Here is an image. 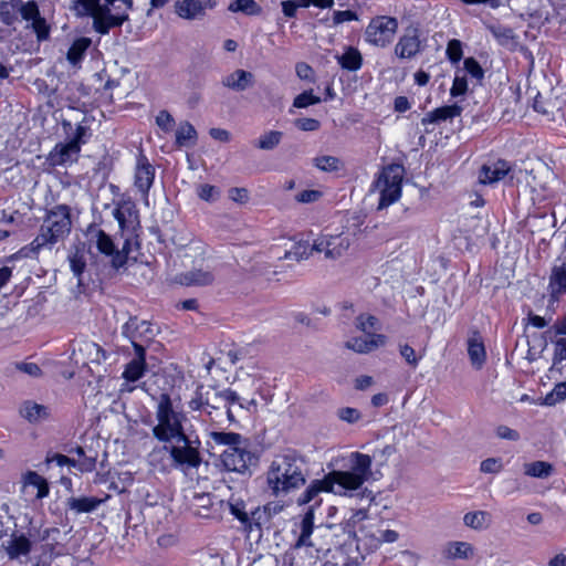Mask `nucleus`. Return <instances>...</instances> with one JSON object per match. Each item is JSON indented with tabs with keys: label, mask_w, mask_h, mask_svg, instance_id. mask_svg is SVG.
<instances>
[{
	"label": "nucleus",
	"mask_w": 566,
	"mask_h": 566,
	"mask_svg": "<svg viewBox=\"0 0 566 566\" xmlns=\"http://www.w3.org/2000/svg\"><path fill=\"white\" fill-rule=\"evenodd\" d=\"M348 470H333L323 479L313 480L305 491L297 497L298 505L313 503L304 514L301 522V534L296 546H313L310 541L314 528V507L321 504L318 497L322 492L347 495L356 491L371 475V457L360 452H352L348 457Z\"/></svg>",
	"instance_id": "f257e3e1"
},
{
	"label": "nucleus",
	"mask_w": 566,
	"mask_h": 566,
	"mask_svg": "<svg viewBox=\"0 0 566 566\" xmlns=\"http://www.w3.org/2000/svg\"><path fill=\"white\" fill-rule=\"evenodd\" d=\"M71 229L70 207L66 205L53 207L46 212L34 240L19 250V258H33L42 249L51 250L55 244L63 242L69 237Z\"/></svg>",
	"instance_id": "f03ea898"
},
{
	"label": "nucleus",
	"mask_w": 566,
	"mask_h": 566,
	"mask_svg": "<svg viewBox=\"0 0 566 566\" xmlns=\"http://www.w3.org/2000/svg\"><path fill=\"white\" fill-rule=\"evenodd\" d=\"M306 482L304 460L294 452L276 455L266 472V484L275 496H284Z\"/></svg>",
	"instance_id": "7ed1b4c3"
},
{
	"label": "nucleus",
	"mask_w": 566,
	"mask_h": 566,
	"mask_svg": "<svg viewBox=\"0 0 566 566\" xmlns=\"http://www.w3.org/2000/svg\"><path fill=\"white\" fill-rule=\"evenodd\" d=\"M208 437L217 446L227 447L220 454L221 467L229 472L245 473L252 461L249 441L237 432L210 431Z\"/></svg>",
	"instance_id": "20e7f679"
},
{
	"label": "nucleus",
	"mask_w": 566,
	"mask_h": 566,
	"mask_svg": "<svg viewBox=\"0 0 566 566\" xmlns=\"http://www.w3.org/2000/svg\"><path fill=\"white\" fill-rule=\"evenodd\" d=\"M157 424L153 428L154 437L161 442H170L172 439L185 434L184 422L186 415L174 408L167 394L159 397L156 408Z\"/></svg>",
	"instance_id": "39448f33"
},
{
	"label": "nucleus",
	"mask_w": 566,
	"mask_h": 566,
	"mask_svg": "<svg viewBox=\"0 0 566 566\" xmlns=\"http://www.w3.org/2000/svg\"><path fill=\"white\" fill-rule=\"evenodd\" d=\"M405 167L400 164H390L380 171L374 182V188L379 192L378 210L385 209L398 201L401 197Z\"/></svg>",
	"instance_id": "423d86ee"
},
{
	"label": "nucleus",
	"mask_w": 566,
	"mask_h": 566,
	"mask_svg": "<svg viewBox=\"0 0 566 566\" xmlns=\"http://www.w3.org/2000/svg\"><path fill=\"white\" fill-rule=\"evenodd\" d=\"M168 448L172 465L182 471L198 469L202 462L200 447L201 442L196 437L192 439L186 433L172 439Z\"/></svg>",
	"instance_id": "0eeeda50"
},
{
	"label": "nucleus",
	"mask_w": 566,
	"mask_h": 566,
	"mask_svg": "<svg viewBox=\"0 0 566 566\" xmlns=\"http://www.w3.org/2000/svg\"><path fill=\"white\" fill-rule=\"evenodd\" d=\"M84 14L93 18L94 30L107 34L112 28L120 27L128 20V13H112L111 4L103 0H77Z\"/></svg>",
	"instance_id": "6e6552de"
},
{
	"label": "nucleus",
	"mask_w": 566,
	"mask_h": 566,
	"mask_svg": "<svg viewBox=\"0 0 566 566\" xmlns=\"http://www.w3.org/2000/svg\"><path fill=\"white\" fill-rule=\"evenodd\" d=\"M398 30V21L391 17H376L366 28V41L375 46L385 48L394 39Z\"/></svg>",
	"instance_id": "1a4fd4ad"
},
{
	"label": "nucleus",
	"mask_w": 566,
	"mask_h": 566,
	"mask_svg": "<svg viewBox=\"0 0 566 566\" xmlns=\"http://www.w3.org/2000/svg\"><path fill=\"white\" fill-rule=\"evenodd\" d=\"M352 244L348 233H322L313 242L315 252L323 253L327 260H337L345 255Z\"/></svg>",
	"instance_id": "9d476101"
},
{
	"label": "nucleus",
	"mask_w": 566,
	"mask_h": 566,
	"mask_svg": "<svg viewBox=\"0 0 566 566\" xmlns=\"http://www.w3.org/2000/svg\"><path fill=\"white\" fill-rule=\"evenodd\" d=\"M524 174L526 175L527 171L522 169L515 171L506 160L499 159L490 164H484L481 167L479 171V182L482 185H494L510 175V181L511 185H513L514 180L518 184L521 176Z\"/></svg>",
	"instance_id": "9b49d317"
},
{
	"label": "nucleus",
	"mask_w": 566,
	"mask_h": 566,
	"mask_svg": "<svg viewBox=\"0 0 566 566\" xmlns=\"http://www.w3.org/2000/svg\"><path fill=\"white\" fill-rule=\"evenodd\" d=\"M216 6L214 0H178L175 3V13L185 20H202L207 11Z\"/></svg>",
	"instance_id": "f8f14e48"
},
{
	"label": "nucleus",
	"mask_w": 566,
	"mask_h": 566,
	"mask_svg": "<svg viewBox=\"0 0 566 566\" xmlns=\"http://www.w3.org/2000/svg\"><path fill=\"white\" fill-rule=\"evenodd\" d=\"M128 245L129 242L126 240L122 250L118 251L115 249L114 242L108 234L103 230H98L96 232L97 250L105 255L112 256V266L116 270L125 265L127 261Z\"/></svg>",
	"instance_id": "ddd939ff"
},
{
	"label": "nucleus",
	"mask_w": 566,
	"mask_h": 566,
	"mask_svg": "<svg viewBox=\"0 0 566 566\" xmlns=\"http://www.w3.org/2000/svg\"><path fill=\"white\" fill-rule=\"evenodd\" d=\"M421 51L419 31L415 28L406 29L395 45V55L401 60H410Z\"/></svg>",
	"instance_id": "4468645a"
},
{
	"label": "nucleus",
	"mask_w": 566,
	"mask_h": 566,
	"mask_svg": "<svg viewBox=\"0 0 566 566\" xmlns=\"http://www.w3.org/2000/svg\"><path fill=\"white\" fill-rule=\"evenodd\" d=\"M123 335L132 342L134 350H136V345H143L142 342L150 340L155 333L150 323L147 321H138L134 317L129 318L123 326Z\"/></svg>",
	"instance_id": "2eb2a0df"
},
{
	"label": "nucleus",
	"mask_w": 566,
	"mask_h": 566,
	"mask_svg": "<svg viewBox=\"0 0 566 566\" xmlns=\"http://www.w3.org/2000/svg\"><path fill=\"white\" fill-rule=\"evenodd\" d=\"M206 413L211 422L220 423L223 417L224 401L222 391L213 387H205Z\"/></svg>",
	"instance_id": "dca6fc26"
},
{
	"label": "nucleus",
	"mask_w": 566,
	"mask_h": 566,
	"mask_svg": "<svg viewBox=\"0 0 566 566\" xmlns=\"http://www.w3.org/2000/svg\"><path fill=\"white\" fill-rule=\"evenodd\" d=\"M387 337L382 334H370V337H354L346 342L345 347L357 353L368 354L385 346Z\"/></svg>",
	"instance_id": "f3484780"
},
{
	"label": "nucleus",
	"mask_w": 566,
	"mask_h": 566,
	"mask_svg": "<svg viewBox=\"0 0 566 566\" xmlns=\"http://www.w3.org/2000/svg\"><path fill=\"white\" fill-rule=\"evenodd\" d=\"M221 84L231 91L243 92L253 86L254 74L242 69H237L224 75L221 80Z\"/></svg>",
	"instance_id": "a211bd4d"
},
{
	"label": "nucleus",
	"mask_w": 566,
	"mask_h": 566,
	"mask_svg": "<svg viewBox=\"0 0 566 566\" xmlns=\"http://www.w3.org/2000/svg\"><path fill=\"white\" fill-rule=\"evenodd\" d=\"M154 178V167L147 161V159L144 156H140L138 158L135 171V186L144 197L148 196V191L153 186Z\"/></svg>",
	"instance_id": "6ab92c4d"
},
{
	"label": "nucleus",
	"mask_w": 566,
	"mask_h": 566,
	"mask_svg": "<svg viewBox=\"0 0 566 566\" xmlns=\"http://www.w3.org/2000/svg\"><path fill=\"white\" fill-rule=\"evenodd\" d=\"M81 150V146L76 140H70L66 144L56 145L50 153V161L52 165H64L76 160Z\"/></svg>",
	"instance_id": "aec40b11"
},
{
	"label": "nucleus",
	"mask_w": 566,
	"mask_h": 566,
	"mask_svg": "<svg viewBox=\"0 0 566 566\" xmlns=\"http://www.w3.org/2000/svg\"><path fill=\"white\" fill-rule=\"evenodd\" d=\"M549 296L553 301H559L566 294V263L554 265L548 282Z\"/></svg>",
	"instance_id": "412c9836"
},
{
	"label": "nucleus",
	"mask_w": 566,
	"mask_h": 566,
	"mask_svg": "<svg viewBox=\"0 0 566 566\" xmlns=\"http://www.w3.org/2000/svg\"><path fill=\"white\" fill-rule=\"evenodd\" d=\"M135 355L123 373V377L129 382L139 380L146 371L145 346L136 345Z\"/></svg>",
	"instance_id": "4be33fe9"
},
{
	"label": "nucleus",
	"mask_w": 566,
	"mask_h": 566,
	"mask_svg": "<svg viewBox=\"0 0 566 566\" xmlns=\"http://www.w3.org/2000/svg\"><path fill=\"white\" fill-rule=\"evenodd\" d=\"M468 355L473 367L480 369L486 358L483 338L478 331L471 332L468 338Z\"/></svg>",
	"instance_id": "5701e85b"
},
{
	"label": "nucleus",
	"mask_w": 566,
	"mask_h": 566,
	"mask_svg": "<svg viewBox=\"0 0 566 566\" xmlns=\"http://www.w3.org/2000/svg\"><path fill=\"white\" fill-rule=\"evenodd\" d=\"M108 497V495L103 499L96 496H72L67 499L66 506L75 514L91 513L97 510V507L106 502Z\"/></svg>",
	"instance_id": "b1692460"
},
{
	"label": "nucleus",
	"mask_w": 566,
	"mask_h": 566,
	"mask_svg": "<svg viewBox=\"0 0 566 566\" xmlns=\"http://www.w3.org/2000/svg\"><path fill=\"white\" fill-rule=\"evenodd\" d=\"M191 511L195 515L202 518L217 517L213 499L209 493L195 494L191 501Z\"/></svg>",
	"instance_id": "393cba45"
},
{
	"label": "nucleus",
	"mask_w": 566,
	"mask_h": 566,
	"mask_svg": "<svg viewBox=\"0 0 566 566\" xmlns=\"http://www.w3.org/2000/svg\"><path fill=\"white\" fill-rule=\"evenodd\" d=\"M461 113H462V107L459 106L458 104L447 105V106L438 107V108L427 113L426 116L422 117L421 123H422V125L438 124L440 122L458 117L461 115Z\"/></svg>",
	"instance_id": "a878e982"
},
{
	"label": "nucleus",
	"mask_w": 566,
	"mask_h": 566,
	"mask_svg": "<svg viewBox=\"0 0 566 566\" xmlns=\"http://www.w3.org/2000/svg\"><path fill=\"white\" fill-rule=\"evenodd\" d=\"M443 554L449 559H471L474 556V547L468 542H449Z\"/></svg>",
	"instance_id": "bb28decb"
},
{
	"label": "nucleus",
	"mask_w": 566,
	"mask_h": 566,
	"mask_svg": "<svg viewBox=\"0 0 566 566\" xmlns=\"http://www.w3.org/2000/svg\"><path fill=\"white\" fill-rule=\"evenodd\" d=\"M463 523L472 530H484L491 524V515L486 511L468 512L463 516Z\"/></svg>",
	"instance_id": "cd10ccee"
},
{
	"label": "nucleus",
	"mask_w": 566,
	"mask_h": 566,
	"mask_svg": "<svg viewBox=\"0 0 566 566\" xmlns=\"http://www.w3.org/2000/svg\"><path fill=\"white\" fill-rule=\"evenodd\" d=\"M214 276L209 271L193 270L182 275L180 283L186 285L205 286L213 282Z\"/></svg>",
	"instance_id": "c85d7f7f"
},
{
	"label": "nucleus",
	"mask_w": 566,
	"mask_h": 566,
	"mask_svg": "<svg viewBox=\"0 0 566 566\" xmlns=\"http://www.w3.org/2000/svg\"><path fill=\"white\" fill-rule=\"evenodd\" d=\"M197 140V130L189 122L180 123L176 130V144L180 147L195 145Z\"/></svg>",
	"instance_id": "c756f323"
},
{
	"label": "nucleus",
	"mask_w": 566,
	"mask_h": 566,
	"mask_svg": "<svg viewBox=\"0 0 566 566\" xmlns=\"http://www.w3.org/2000/svg\"><path fill=\"white\" fill-rule=\"evenodd\" d=\"M91 43L92 41L88 38L76 39L67 51V61L73 65H76L78 62H81Z\"/></svg>",
	"instance_id": "7c9ffc66"
},
{
	"label": "nucleus",
	"mask_w": 566,
	"mask_h": 566,
	"mask_svg": "<svg viewBox=\"0 0 566 566\" xmlns=\"http://www.w3.org/2000/svg\"><path fill=\"white\" fill-rule=\"evenodd\" d=\"M283 138V133L280 130H269L262 134L256 140L253 142L255 148L261 150H272L276 148Z\"/></svg>",
	"instance_id": "2f4dec72"
},
{
	"label": "nucleus",
	"mask_w": 566,
	"mask_h": 566,
	"mask_svg": "<svg viewBox=\"0 0 566 566\" xmlns=\"http://www.w3.org/2000/svg\"><path fill=\"white\" fill-rule=\"evenodd\" d=\"M20 413L30 422H36L48 417V408L43 405L27 401L21 407Z\"/></svg>",
	"instance_id": "473e14b6"
},
{
	"label": "nucleus",
	"mask_w": 566,
	"mask_h": 566,
	"mask_svg": "<svg viewBox=\"0 0 566 566\" xmlns=\"http://www.w3.org/2000/svg\"><path fill=\"white\" fill-rule=\"evenodd\" d=\"M361 62V54L355 48H348L345 53L338 57V63L340 66L349 71H356L360 69Z\"/></svg>",
	"instance_id": "72a5a7b5"
},
{
	"label": "nucleus",
	"mask_w": 566,
	"mask_h": 566,
	"mask_svg": "<svg viewBox=\"0 0 566 566\" xmlns=\"http://www.w3.org/2000/svg\"><path fill=\"white\" fill-rule=\"evenodd\" d=\"M31 549V543L25 536L13 537L7 547V553L11 559L20 555H27Z\"/></svg>",
	"instance_id": "f704fd0d"
},
{
	"label": "nucleus",
	"mask_w": 566,
	"mask_h": 566,
	"mask_svg": "<svg viewBox=\"0 0 566 566\" xmlns=\"http://www.w3.org/2000/svg\"><path fill=\"white\" fill-rule=\"evenodd\" d=\"M314 251L315 249H313V244H310L306 241H300L296 242L290 251L285 252L284 259L295 261L306 260Z\"/></svg>",
	"instance_id": "c9c22d12"
},
{
	"label": "nucleus",
	"mask_w": 566,
	"mask_h": 566,
	"mask_svg": "<svg viewBox=\"0 0 566 566\" xmlns=\"http://www.w3.org/2000/svg\"><path fill=\"white\" fill-rule=\"evenodd\" d=\"M71 453L77 455L78 460H76V465L81 472H92L96 465V454L87 455L84 448L76 447L71 450Z\"/></svg>",
	"instance_id": "e433bc0d"
},
{
	"label": "nucleus",
	"mask_w": 566,
	"mask_h": 566,
	"mask_svg": "<svg viewBox=\"0 0 566 566\" xmlns=\"http://www.w3.org/2000/svg\"><path fill=\"white\" fill-rule=\"evenodd\" d=\"M355 326L370 337V334H375L374 331L379 329V321L374 315L360 314L355 319Z\"/></svg>",
	"instance_id": "4c0bfd02"
},
{
	"label": "nucleus",
	"mask_w": 566,
	"mask_h": 566,
	"mask_svg": "<svg viewBox=\"0 0 566 566\" xmlns=\"http://www.w3.org/2000/svg\"><path fill=\"white\" fill-rule=\"evenodd\" d=\"M553 468L544 461H534L524 465V473L530 476L544 479L551 475Z\"/></svg>",
	"instance_id": "58836bf2"
},
{
	"label": "nucleus",
	"mask_w": 566,
	"mask_h": 566,
	"mask_svg": "<svg viewBox=\"0 0 566 566\" xmlns=\"http://www.w3.org/2000/svg\"><path fill=\"white\" fill-rule=\"evenodd\" d=\"M25 483L28 485H32V486L36 488V490H38L36 499H43V497L48 496L49 483L43 476H41L36 472H33V471L28 472V474L25 475Z\"/></svg>",
	"instance_id": "ea45409f"
},
{
	"label": "nucleus",
	"mask_w": 566,
	"mask_h": 566,
	"mask_svg": "<svg viewBox=\"0 0 566 566\" xmlns=\"http://www.w3.org/2000/svg\"><path fill=\"white\" fill-rule=\"evenodd\" d=\"M488 30L501 45H507L514 39V32L511 28L491 24L488 25Z\"/></svg>",
	"instance_id": "a19ab883"
},
{
	"label": "nucleus",
	"mask_w": 566,
	"mask_h": 566,
	"mask_svg": "<svg viewBox=\"0 0 566 566\" xmlns=\"http://www.w3.org/2000/svg\"><path fill=\"white\" fill-rule=\"evenodd\" d=\"M69 262L73 274L78 279V284H81V275L86 268V259L84 252L76 250L69 256Z\"/></svg>",
	"instance_id": "79ce46f5"
},
{
	"label": "nucleus",
	"mask_w": 566,
	"mask_h": 566,
	"mask_svg": "<svg viewBox=\"0 0 566 566\" xmlns=\"http://www.w3.org/2000/svg\"><path fill=\"white\" fill-rule=\"evenodd\" d=\"M227 505L231 512V514L238 518L241 523L249 522V515L245 511V503L238 497L231 496L227 502Z\"/></svg>",
	"instance_id": "37998d69"
},
{
	"label": "nucleus",
	"mask_w": 566,
	"mask_h": 566,
	"mask_svg": "<svg viewBox=\"0 0 566 566\" xmlns=\"http://www.w3.org/2000/svg\"><path fill=\"white\" fill-rule=\"evenodd\" d=\"M314 165L322 171L332 172L340 169L342 161L337 157L326 155L314 158Z\"/></svg>",
	"instance_id": "c03bdc74"
},
{
	"label": "nucleus",
	"mask_w": 566,
	"mask_h": 566,
	"mask_svg": "<svg viewBox=\"0 0 566 566\" xmlns=\"http://www.w3.org/2000/svg\"><path fill=\"white\" fill-rule=\"evenodd\" d=\"M229 10L232 12H244L247 14H254L259 11V7L254 0H234Z\"/></svg>",
	"instance_id": "a18cd8bd"
},
{
	"label": "nucleus",
	"mask_w": 566,
	"mask_h": 566,
	"mask_svg": "<svg viewBox=\"0 0 566 566\" xmlns=\"http://www.w3.org/2000/svg\"><path fill=\"white\" fill-rule=\"evenodd\" d=\"M31 28L35 32L39 41H44L49 38L50 27L48 25L45 19L42 18L40 14L38 15V18L31 21Z\"/></svg>",
	"instance_id": "49530a36"
},
{
	"label": "nucleus",
	"mask_w": 566,
	"mask_h": 566,
	"mask_svg": "<svg viewBox=\"0 0 566 566\" xmlns=\"http://www.w3.org/2000/svg\"><path fill=\"white\" fill-rule=\"evenodd\" d=\"M321 98L313 95L312 91H305L297 95L293 101V106L297 108H305L311 105L318 104Z\"/></svg>",
	"instance_id": "de8ad7c7"
},
{
	"label": "nucleus",
	"mask_w": 566,
	"mask_h": 566,
	"mask_svg": "<svg viewBox=\"0 0 566 566\" xmlns=\"http://www.w3.org/2000/svg\"><path fill=\"white\" fill-rule=\"evenodd\" d=\"M197 195L205 201H216L220 196V190L216 186L203 184L198 186Z\"/></svg>",
	"instance_id": "09e8293b"
},
{
	"label": "nucleus",
	"mask_w": 566,
	"mask_h": 566,
	"mask_svg": "<svg viewBox=\"0 0 566 566\" xmlns=\"http://www.w3.org/2000/svg\"><path fill=\"white\" fill-rule=\"evenodd\" d=\"M337 417L347 423H356L361 419V413L356 408L343 407L337 410Z\"/></svg>",
	"instance_id": "8fccbe9b"
},
{
	"label": "nucleus",
	"mask_w": 566,
	"mask_h": 566,
	"mask_svg": "<svg viewBox=\"0 0 566 566\" xmlns=\"http://www.w3.org/2000/svg\"><path fill=\"white\" fill-rule=\"evenodd\" d=\"M14 368L33 378L42 376V370L35 363L19 361L14 364Z\"/></svg>",
	"instance_id": "3c124183"
},
{
	"label": "nucleus",
	"mask_w": 566,
	"mask_h": 566,
	"mask_svg": "<svg viewBox=\"0 0 566 566\" xmlns=\"http://www.w3.org/2000/svg\"><path fill=\"white\" fill-rule=\"evenodd\" d=\"M18 13L14 9H10L4 1L0 3V21L6 25H12L18 21Z\"/></svg>",
	"instance_id": "603ef678"
},
{
	"label": "nucleus",
	"mask_w": 566,
	"mask_h": 566,
	"mask_svg": "<svg viewBox=\"0 0 566 566\" xmlns=\"http://www.w3.org/2000/svg\"><path fill=\"white\" fill-rule=\"evenodd\" d=\"M156 124L159 126L161 130L165 133H169L172 130L175 125V119L171 114L167 111H160L156 116Z\"/></svg>",
	"instance_id": "864d4df0"
},
{
	"label": "nucleus",
	"mask_w": 566,
	"mask_h": 566,
	"mask_svg": "<svg viewBox=\"0 0 566 566\" xmlns=\"http://www.w3.org/2000/svg\"><path fill=\"white\" fill-rule=\"evenodd\" d=\"M566 399V381L555 385L553 391L546 396L545 401L553 405Z\"/></svg>",
	"instance_id": "5fc2aeb1"
},
{
	"label": "nucleus",
	"mask_w": 566,
	"mask_h": 566,
	"mask_svg": "<svg viewBox=\"0 0 566 566\" xmlns=\"http://www.w3.org/2000/svg\"><path fill=\"white\" fill-rule=\"evenodd\" d=\"M22 19L25 21H32L40 14L38 4L34 1H28L19 11Z\"/></svg>",
	"instance_id": "6e6d98bb"
},
{
	"label": "nucleus",
	"mask_w": 566,
	"mask_h": 566,
	"mask_svg": "<svg viewBox=\"0 0 566 566\" xmlns=\"http://www.w3.org/2000/svg\"><path fill=\"white\" fill-rule=\"evenodd\" d=\"M447 55L450 61L457 63L462 57V45L459 40H451L447 46Z\"/></svg>",
	"instance_id": "4d7b16f0"
},
{
	"label": "nucleus",
	"mask_w": 566,
	"mask_h": 566,
	"mask_svg": "<svg viewBox=\"0 0 566 566\" xmlns=\"http://www.w3.org/2000/svg\"><path fill=\"white\" fill-rule=\"evenodd\" d=\"M205 386H198L197 390H196V397L192 398L190 401H189V408L191 410H202L203 412H206V402H205Z\"/></svg>",
	"instance_id": "13d9d810"
},
{
	"label": "nucleus",
	"mask_w": 566,
	"mask_h": 566,
	"mask_svg": "<svg viewBox=\"0 0 566 566\" xmlns=\"http://www.w3.org/2000/svg\"><path fill=\"white\" fill-rule=\"evenodd\" d=\"M294 125L303 132H315L321 127L319 120L315 118H297Z\"/></svg>",
	"instance_id": "bf43d9fd"
},
{
	"label": "nucleus",
	"mask_w": 566,
	"mask_h": 566,
	"mask_svg": "<svg viewBox=\"0 0 566 566\" xmlns=\"http://www.w3.org/2000/svg\"><path fill=\"white\" fill-rule=\"evenodd\" d=\"M400 355L403 359L412 367H417L419 363V358L416 355L415 349L408 344L399 345Z\"/></svg>",
	"instance_id": "052dcab7"
},
{
	"label": "nucleus",
	"mask_w": 566,
	"mask_h": 566,
	"mask_svg": "<svg viewBox=\"0 0 566 566\" xmlns=\"http://www.w3.org/2000/svg\"><path fill=\"white\" fill-rule=\"evenodd\" d=\"M554 363L566 360V338L560 337L554 342Z\"/></svg>",
	"instance_id": "680f3d73"
},
{
	"label": "nucleus",
	"mask_w": 566,
	"mask_h": 566,
	"mask_svg": "<svg viewBox=\"0 0 566 566\" xmlns=\"http://www.w3.org/2000/svg\"><path fill=\"white\" fill-rule=\"evenodd\" d=\"M464 69L472 77L476 80H481L483 77V70L473 57H469L464 61Z\"/></svg>",
	"instance_id": "e2e57ef3"
},
{
	"label": "nucleus",
	"mask_w": 566,
	"mask_h": 566,
	"mask_svg": "<svg viewBox=\"0 0 566 566\" xmlns=\"http://www.w3.org/2000/svg\"><path fill=\"white\" fill-rule=\"evenodd\" d=\"M481 471L484 473H497L502 469V464L496 458H489L481 462Z\"/></svg>",
	"instance_id": "0e129e2a"
},
{
	"label": "nucleus",
	"mask_w": 566,
	"mask_h": 566,
	"mask_svg": "<svg viewBox=\"0 0 566 566\" xmlns=\"http://www.w3.org/2000/svg\"><path fill=\"white\" fill-rule=\"evenodd\" d=\"M468 83L464 76H455L453 80L452 87L450 90L451 96L455 97L467 92Z\"/></svg>",
	"instance_id": "69168bd1"
},
{
	"label": "nucleus",
	"mask_w": 566,
	"mask_h": 566,
	"mask_svg": "<svg viewBox=\"0 0 566 566\" xmlns=\"http://www.w3.org/2000/svg\"><path fill=\"white\" fill-rule=\"evenodd\" d=\"M322 197L318 190H303L296 196V201L301 203H311L317 201Z\"/></svg>",
	"instance_id": "338daca9"
},
{
	"label": "nucleus",
	"mask_w": 566,
	"mask_h": 566,
	"mask_svg": "<svg viewBox=\"0 0 566 566\" xmlns=\"http://www.w3.org/2000/svg\"><path fill=\"white\" fill-rule=\"evenodd\" d=\"M357 14L352 10H345V11H334L333 14V23L334 25H338L346 21H353L357 20Z\"/></svg>",
	"instance_id": "774afa93"
}]
</instances>
